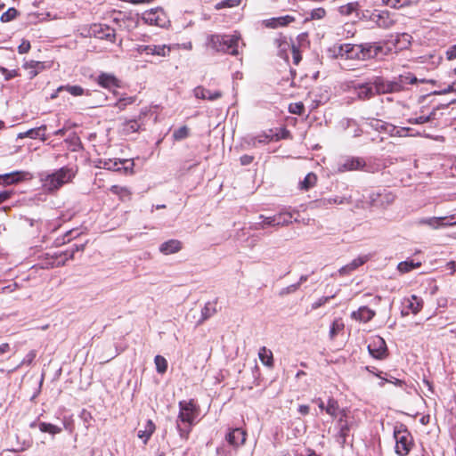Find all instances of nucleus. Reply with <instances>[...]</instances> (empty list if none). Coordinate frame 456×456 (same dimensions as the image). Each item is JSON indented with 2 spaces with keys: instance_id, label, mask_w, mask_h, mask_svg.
<instances>
[{
  "instance_id": "f257e3e1",
  "label": "nucleus",
  "mask_w": 456,
  "mask_h": 456,
  "mask_svg": "<svg viewBox=\"0 0 456 456\" xmlns=\"http://www.w3.org/2000/svg\"><path fill=\"white\" fill-rule=\"evenodd\" d=\"M77 171L65 166L53 172H43L39 174L42 188L45 191L53 193L61 189L64 184L70 183L76 176Z\"/></svg>"
},
{
  "instance_id": "f03ea898",
  "label": "nucleus",
  "mask_w": 456,
  "mask_h": 456,
  "mask_svg": "<svg viewBox=\"0 0 456 456\" xmlns=\"http://www.w3.org/2000/svg\"><path fill=\"white\" fill-rule=\"evenodd\" d=\"M397 83L384 80L382 77H375L365 83H359L354 86V90L358 99L365 101L376 94H387L396 91Z\"/></svg>"
},
{
  "instance_id": "7ed1b4c3",
  "label": "nucleus",
  "mask_w": 456,
  "mask_h": 456,
  "mask_svg": "<svg viewBox=\"0 0 456 456\" xmlns=\"http://www.w3.org/2000/svg\"><path fill=\"white\" fill-rule=\"evenodd\" d=\"M179 415L177 419V429L182 438H187L191 427L194 424L199 415V407L193 400L181 401L179 403Z\"/></svg>"
},
{
  "instance_id": "20e7f679",
  "label": "nucleus",
  "mask_w": 456,
  "mask_h": 456,
  "mask_svg": "<svg viewBox=\"0 0 456 456\" xmlns=\"http://www.w3.org/2000/svg\"><path fill=\"white\" fill-rule=\"evenodd\" d=\"M379 52H381V47L372 43L344 44L339 46L338 54L346 59H370L376 57Z\"/></svg>"
},
{
  "instance_id": "39448f33",
  "label": "nucleus",
  "mask_w": 456,
  "mask_h": 456,
  "mask_svg": "<svg viewBox=\"0 0 456 456\" xmlns=\"http://www.w3.org/2000/svg\"><path fill=\"white\" fill-rule=\"evenodd\" d=\"M240 35H210L208 37V45L216 52H222L232 55H238Z\"/></svg>"
},
{
  "instance_id": "423d86ee",
  "label": "nucleus",
  "mask_w": 456,
  "mask_h": 456,
  "mask_svg": "<svg viewBox=\"0 0 456 456\" xmlns=\"http://www.w3.org/2000/svg\"><path fill=\"white\" fill-rule=\"evenodd\" d=\"M96 167L111 171L123 169L126 172L133 169L134 162L130 159H99Z\"/></svg>"
},
{
  "instance_id": "0eeeda50",
  "label": "nucleus",
  "mask_w": 456,
  "mask_h": 456,
  "mask_svg": "<svg viewBox=\"0 0 456 456\" xmlns=\"http://www.w3.org/2000/svg\"><path fill=\"white\" fill-rule=\"evenodd\" d=\"M370 20L380 28H389L396 23L398 14L395 12H391L387 10L375 11L370 14Z\"/></svg>"
},
{
  "instance_id": "6e6552de",
  "label": "nucleus",
  "mask_w": 456,
  "mask_h": 456,
  "mask_svg": "<svg viewBox=\"0 0 456 456\" xmlns=\"http://www.w3.org/2000/svg\"><path fill=\"white\" fill-rule=\"evenodd\" d=\"M367 347L369 354L375 359L382 360L387 356L386 342L379 336L371 338Z\"/></svg>"
},
{
  "instance_id": "1a4fd4ad",
  "label": "nucleus",
  "mask_w": 456,
  "mask_h": 456,
  "mask_svg": "<svg viewBox=\"0 0 456 456\" xmlns=\"http://www.w3.org/2000/svg\"><path fill=\"white\" fill-rule=\"evenodd\" d=\"M90 36L99 39H105L111 43L116 40L115 29L105 24H93L89 29Z\"/></svg>"
},
{
  "instance_id": "9d476101",
  "label": "nucleus",
  "mask_w": 456,
  "mask_h": 456,
  "mask_svg": "<svg viewBox=\"0 0 456 456\" xmlns=\"http://www.w3.org/2000/svg\"><path fill=\"white\" fill-rule=\"evenodd\" d=\"M142 19L146 24L159 27H164L167 21L166 13L160 8L151 9L144 12L142 15Z\"/></svg>"
},
{
  "instance_id": "9b49d317",
  "label": "nucleus",
  "mask_w": 456,
  "mask_h": 456,
  "mask_svg": "<svg viewBox=\"0 0 456 456\" xmlns=\"http://www.w3.org/2000/svg\"><path fill=\"white\" fill-rule=\"evenodd\" d=\"M369 199L371 207L385 208L394 202L395 195L384 189L382 191L371 193Z\"/></svg>"
},
{
  "instance_id": "f8f14e48",
  "label": "nucleus",
  "mask_w": 456,
  "mask_h": 456,
  "mask_svg": "<svg viewBox=\"0 0 456 456\" xmlns=\"http://www.w3.org/2000/svg\"><path fill=\"white\" fill-rule=\"evenodd\" d=\"M373 256V254H364L360 255L356 258L353 259L349 264L342 266L338 269V273L340 276H347L357 270L360 266L363 265L369 260H370Z\"/></svg>"
},
{
  "instance_id": "ddd939ff",
  "label": "nucleus",
  "mask_w": 456,
  "mask_h": 456,
  "mask_svg": "<svg viewBox=\"0 0 456 456\" xmlns=\"http://www.w3.org/2000/svg\"><path fill=\"white\" fill-rule=\"evenodd\" d=\"M366 166L363 159L358 157H348L338 164V172L362 170Z\"/></svg>"
},
{
  "instance_id": "4468645a",
  "label": "nucleus",
  "mask_w": 456,
  "mask_h": 456,
  "mask_svg": "<svg viewBox=\"0 0 456 456\" xmlns=\"http://www.w3.org/2000/svg\"><path fill=\"white\" fill-rule=\"evenodd\" d=\"M401 315H407L410 313L417 314L422 307V300L416 296L411 298H404L401 302Z\"/></svg>"
},
{
  "instance_id": "2eb2a0df",
  "label": "nucleus",
  "mask_w": 456,
  "mask_h": 456,
  "mask_svg": "<svg viewBox=\"0 0 456 456\" xmlns=\"http://www.w3.org/2000/svg\"><path fill=\"white\" fill-rule=\"evenodd\" d=\"M420 224H426L433 229H437L444 225H452L456 224V217L452 216L450 217H428L422 218L419 221Z\"/></svg>"
},
{
  "instance_id": "dca6fc26",
  "label": "nucleus",
  "mask_w": 456,
  "mask_h": 456,
  "mask_svg": "<svg viewBox=\"0 0 456 456\" xmlns=\"http://www.w3.org/2000/svg\"><path fill=\"white\" fill-rule=\"evenodd\" d=\"M246 436L247 434L243 429L236 428L231 429L227 433L225 439L230 445L236 448L244 444L246 441Z\"/></svg>"
},
{
  "instance_id": "f3484780",
  "label": "nucleus",
  "mask_w": 456,
  "mask_h": 456,
  "mask_svg": "<svg viewBox=\"0 0 456 456\" xmlns=\"http://www.w3.org/2000/svg\"><path fill=\"white\" fill-rule=\"evenodd\" d=\"M98 85L108 90L112 88L120 87V81L113 75L110 73L102 72L96 79Z\"/></svg>"
},
{
  "instance_id": "a211bd4d",
  "label": "nucleus",
  "mask_w": 456,
  "mask_h": 456,
  "mask_svg": "<svg viewBox=\"0 0 456 456\" xmlns=\"http://www.w3.org/2000/svg\"><path fill=\"white\" fill-rule=\"evenodd\" d=\"M401 456H406L415 446L412 436L401 426Z\"/></svg>"
},
{
  "instance_id": "6ab92c4d",
  "label": "nucleus",
  "mask_w": 456,
  "mask_h": 456,
  "mask_svg": "<svg viewBox=\"0 0 456 456\" xmlns=\"http://www.w3.org/2000/svg\"><path fill=\"white\" fill-rule=\"evenodd\" d=\"M193 94L198 99L209 101H215L222 97L220 91L211 92L200 86L194 88Z\"/></svg>"
},
{
  "instance_id": "aec40b11",
  "label": "nucleus",
  "mask_w": 456,
  "mask_h": 456,
  "mask_svg": "<svg viewBox=\"0 0 456 456\" xmlns=\"http://www.w3.org/2000/svg\"><path fill=\"white\" fill-rule=\"evenodd\" d=\"M370 126H373L377 130H382L386 134H388L392 137H395L399 134V128L392 124H388L383 122L379 119H372L370 122Z\"/></svg>"
},
{
  "instance_id": "412c9836",
  "label": "nucleus",
  "mask_w": 456,
  "mask_h": 456,
  "mask_svg": "<svg viewBox=\"0 0 456 456\" xmlns=\"http://www.w3.org/2000/svg\"><path fill=\"white\" fill-rule=\"evenodd\" d=\"M45 130H46V126L42 125L38 127L31 128L26 132L20 133L18 134V138L23 139V138L28 137L31 139H40L41 141L44 142L46 140V136L45 134Z\"/></svg>"
},
{
  "instance_id": "4be33fe9",
  "label": "nucleus",
  "mask_w": 456,
  "mask_h": 456,
  "mask_svg": "<svg viewBox=\"0 0 456 456\" xmlns=\"http://www.w3.org/2000/svg\"><path fill=\"white\" fill-rule=\"evenodd\" d=\"M374 315L375 312L373 310L367 306H361L357 311H354L351 314V318L355 321L367 322L370 321Z\"/></svg>"
},
{
  "instance_id": "5701e85b",
  "label": "nucleus",
  "mask_w": 456,
  "mask_h": 456,
  "mask_svg": "<svg viewBox=\"0 0 456 456\" xmlns=\"http://www.w3.org/2000/svg\"><path fill=\"white\" fill-rule=\"evenodd\" d=\"M182 249V242L178 240H168L159 246V251L164 255L175 254Z\"/></svg>"
},
{
  "instance_id": "b1692460",
  "label": "nucleus",
  "mask_w": 456,
  "mask_h": 456,
  "mask_svg": "<svg viewBox=\"0 0 456 456\" xmlns=\"http://www.w3.org/2000/svg\"><path fill=\"white\" fill-rule=\"evenodd\" d=\"M24 177V173L14 171L8 174L0 175V184L11 185L19 183Z\"/></svg>"
},
{
  "instance_id": "393cba45",
  "label": "nucleus",
  "mask_w": 456,
  "mask_h": 456,
  "mask_svg": "<svg viewBox=\"0 0 456 456\" xmlns=\"http://www.w3.org/2000/svg\"><path fill=\"white\" fill-rule=\"evenodd\" d=\"M295 214H297V211L293 209H285L278 214L274 215L277 218V225L278 226H285L292 223V219L294 218Z\"/></svg>"
},
{
  "instance_id": "a878e982",
  "label": "nucleus",
  "mask_w": 456,
  "mask_h": 456,
  "mask_svg": "<svg viewBox=\"0 0 456 456\" xmlns=\"http://www.w3.org/2000/svg\"><path fill=\"white\" fill-rule=\"evenodd\" d=\"M155 424L152 420L148 419L142 430H139L138 437L142 440L143 444H146L151 438V435L155 431Z\"/></svg>"
},
{
  "instance_id": "bb28decb",
  "label": "nucleus",
  "mask_w": 456,
  "mask_h": 456,
  "mask_svg": "<svg viewBox=\"0 0 456 456\" xmlns=\"http://www.w3.org/2000/svg\"><path fill=\"white\" fill-rule=\"evenodd\" d=\"M258 357L264 365L269 368H272L273 366V352L270 349L266 348L265 346L260 347L258 352Z\"/></svg>"
},
{
  "instance_id": "cd10ccee",
  "label": "nucleus",
  "mask_w": 456,
  "mask_h": 456,
  "mask_svg": "<svg viewBox=\"0 0 456 456\" xmlns=\"http://www.w3.org/2000/svg\"><path fill=\"white\" fill-rule=\"evenodd\" d=\"M339 431L337 435V442L343 447L346 444V439L349 436V426L346 422L343 423L342 419L338 421Z\"/></svg>"
},
{
  "instance_id": "c85d7f7f",
  "label": "nucleus",
  "mask_w": 456,
  "mask_h": 456,
  "mask_svg": "<svg viewBox=\"0 0 456 456\" xmlns=\"http://www.w3.org/2000/svg\"><path fill=\"white\" fill-rule=\"evenodd\" d=\"M216 302H208L201 310V318L198 322V324H201L203 322L212 317L216 313Z\"/></svg>"
},
{
  "instance_id": "c756f323",
  "label": "nucleus",
  "mask_w": 456,
  "mask_h": 456,
  "mask_svg": "<svg viewBox=\"0 0 456 456\" xmlns=\"http://www.w3.org/2000/svg\"><path fill=\"white\" fill-rule=\"evenodd\" d=\"M149 55L166 57L169 55L171 47L167 45H150Z\"/></svg>"
},
{
  "instance_id": "7c9ffc66",
  "label": "nucleus",
  "mask_w": 456,
  "mask_h": 456,
  "mask_svg": "<svg viewBox=\"0 0 456 456\" xmlns=\"http://www.w3.org/2000/svg\"><path fill=\"white\" fill-rule=\"evenodd\" d=\"M279 47H281V52L285 51L286 49L291 48L292 52V57H293V62L295 65H297L301 61V54L299 53V50L294 45H290L287 41H283L279 45Z\"/></svg>"
},
{
  "instance_id": "2f4dec72",
  "label": "nucleus",
  "mask_w": 456,
  "mask_h": 456,
  "mask_svg": "<svg viewBox=\"0 0 456 456\" xmlns=\"http://www.w3.org/2000/svg\"><path fill=\"white\" fill-rule=\"evenodd\" d=\"M110 191L113 193L118 195L120 200H127L131 198V191L127 187L125 186H119V185H112L110 188Z\"/></svg>"
},
{
  "instance_id": "473e14b6",
  "label": "nucleus",
  "mask_w": 456,
  "mask_h": 456,
  "mask_svg": "<svg viewBox=\"0 0 456 456\" xmlns=\"http://www.w3.org/2000/svg\"><path fill=\"white\" fill-rule=\"evenodd\" d=\"M79 232L77 230H69L61 238H57L54 240V244L56 247L62 246L66 243L70 242L74 238H77Z\"/></svg>"
},
{
  "instance_id": "72a5a7b5",
  "label": "nucleus",
  "mask_w": 456,
  "mask_h": 456,
  "mask_svg": "<svg viewBox=\"0 0 456 456\" xmlns=\"http://www.w3.org/2000/svg\"><path fill=\"white\" fill-rule=\"evenodd\" d=\"M259 218L262 219L261 223H256L255 225L256 229H265L267 226H278L277 225V218L276 216H265L263 215L259 216Z\"/></svg>"
},
{
  "instance_id": "f704fd0d",
  "label": "nucleus",
  "mask_w": 456,
  "mask_h": 456,
  "mask_svg": "<svg viewBox=\"0 0 456 456\" xmlns=\"http://www.w3.org/2000/svg\"><path fill=\"white\" fill-rule=\"evenodd\" d=\"M67 91L73 96H80L85 94V89L80 86H61L57 88V92Z\"/></svg>"
},
{
  "instance_id": "c9c22d12",
  "label": "nucleus",
  "mask_w": 456,
  "mask_h": 456,
  "mask_svg": "<svg viewBox=\"0 0 456 456\" xmlns=\"http://www.w3.org/2000/svg\"><path fill=\"white\" fill-rule=\"evenodd\" d=\"M344 328H345V325L341 319L334 320L330 328V332H329L330 338L334 339L335 337L344 330Z\"/></svg>"
},
{
  "instance_id": "e433bc0d",
  "label": "nucleus",
  "mask_w": 456,
  "mask_h": 456,
  "mask_svg": "<svg viewBox=\"0 0 456 456\" xmlns=\"http://www.w3.org/2000/svg\"><path fill=\"white\" fill-rule=\"evenodd\" d=\"M38 428L41 432L52 435H56L61 432V428L46 422H40Z\"/></svg>"
},
{
  "instance_id": "4c0bfd02",
  "label": "nucleus",
  "mask_w": 456,
  "mask_h": 456,
  "mask_svg": "<svg viewBox=\"0 0 456 456\" xmlns=\"http://www.w3.org/2000/svg\"><path fill=\"white\" fill-rule=\"evenodd\" d=\"M339 411L338 403L334 398H330L325 407V411L331 416L336 418Z\"/></svg>"
},
{
  "instance_id": "58836bf2",
  "label": "nucleus",
  "mask_w": 456,
  "mask_h": 456,
  "mask_svg": "<svg viewBox=\"0 0 456 456\" xmlns=\"http://www.w3.org/2000/svg\"><path fill=\"white\" fill-rule=\"evenodd\" d=\"M317 181V176L314 173H309L305 175L304 180L300 183V189L307 191L312 188Z\"/></svg>"
},
{
  "instance_id": "ea45409f",
  "label": "nucleus",
  "mask_w": 456,
  "mask_h": 456,
  "mask_svg": "<svg viewBox=\"0 0 456 456\" xmlns=\"http://www.w3.org/2000/svg\"><path fill=\"white\" fill-rule=\"evenodd\" d=\"M134 96L120 97L114 104L119 110H124L126 106L133 104L135 102Z\"/></svg>"
},
{
  "instance_id": "a19ab883",
  "label": "nucleus",
  "mask_w": 456,
  "mask_h": 456,
  "mask_svg": "<svg viewBox=\"0 0 456 456\" xmlns=\"http://www.w3.org/2000/svg\"><path fill=\"white\" fill-rule=\"evenodd\" d=\"M420 265H421L420 261H415L413 259H407L405 261L401 262V273L410 272L414 268L419 267Z\"/></svg>"
},
{
  "instance_id": "79ce46f5",
  "label": "nucleus",
  "mask_w": 456,
  "mask_h": 456,
  "mask_svg": "<svg viewBox=\"0 0 456 456\" xmlns=\"http://www.w3.org/2000/svg\"><path fill=\"white\" fill-rule=\"evenodd\" d=\"M418 82L424 83V82H426V80L425 79L419 80L414 75H412L411 73H407L406 75L401 74V80H400L401 90L403 89V85H409V84L412 85V84H416Z\"/></svg>"
},
{
  "instance_id": "37998d69",
  "label": "nucleus",
  "mask_w": 456,
  "mask_h": 456,
  "mask_svg": "<svg viewBox=\"0 0 456 456\" xmlns=\"http://www.w3.org/2000/svg\"><path fill=\"white\" fill-rule=\"evenodd\" d=\"M141 127V125L136 119H131L124 123L123 131L126 134H132L137 132Z\"/></svg>"
},
{
  "instance_id": "c03bdc74",
  "label": "nucleus",
  "mask_w": 456,
  "mask_h": 456,
  "mask_svg": "<svg viewBox=\"0 0 456 456\" xmlns=\"http://www.w3.org/2000/svg\"><path fill=\"white\" fill-rule=\"evenodd\" d=\"M358 6L359 4L357 2L348 3L346 4L341 5L338 8V12L340 14L347 16L356 11Z\"/></svg>"
},
{
  "instance_id": "a18cd8bd",
  "label": "nucleus",
  "mask_w": 456,
  "mask_h": 456,
  "mask_svg": "<svg viewBox=\"0 0 456 456\" xmlns=\"http://www.w3.org/2000/svg\"><path fill=\"white\" fill-rule=\"evenodd\" d=\"M18 15L19 12L14 7H11L1 15L0 20L4 23L9 22L16 19Z\"/></svg>"
},
{
  "instance_id": "49530a36",
  "label": "nucleus",
  "mask_w": 456,
  "mask_h": 456,
  "mask_svg": "<svg viewBox=\"0 0 456 456\" xmlns=\"http://www.w3.org/2000/svg\"><path fill=\"white\" fill-rule=\"evenodd\" d=\"M154 362L156 365V370L159 373L163 374L167 370V362L161 355H156L154 359Z\"/></svg>"
},
{
  "instance_id": "de8ad7c7",
  "label": "nucleus",
  "mask_w": 456,
  "mask_h": 456,
  "mask_svg": "<svg viewBox=\"0 0 456 456\" xmlns=\"http://www.w3.org/2000/svg\"><path fill=\"white\" fill-rule=\"evenodd\" d=\"M326 16V10L322 7L313 9L305 20H322Z\"/></svg>"
},
{
  "instance_id": "09e8293b",
  "label": "nucleus",
  "mask_w": 456,
  "mask_h": 456,
  "mask_svg": "<svg viewBox=\"0 0 456 456\" xmlns=\"http://www.w3.org/2000/svg\"><path fill=\"white\" fill-rule=\"evenodd\" d=\"M350 203V200L346 197H334L329 199H323L321 200L322 206H327L329 204H348Z\"/></svg>"
},
{
  "instance_id": "8fccbe9b",
  "label": "nucleus",
  "mask_w": 456,
  "mask_h": 456,
  "mask_svg": "<svg viewBox=\"0 0 456 456\" xmlns=\"http://www.w3.org/2000/svg\"><path fill=\"white\" fill-rule=\"evenodd\" d=\"M189 128L186 126H183L173 133V139L175 141H182L189 136Z\"/></svg>"
},
{
  "instance_id": "3c124183",
  "label": "nucleus",
  "mask_w": 456,
  "mask_h": 456,
  "mask_svg": "<svg viewBox=\"0 0 456 456\" xmlns=\"http://www.w3.org/2000/svg\"><path fill=\"white\" fill-rule=\"evenodd\" d=\"M240 4V0H224L216 4V9L220 10L223 8H231L238 6Z\"/></svg>"
},
{
  "instance_id": "603ef678",
  "label": "nucleus",
  "mask_w": 456,
  "mask_h": 456,
  "mask_svg": "<svg viewBox=\"0 0 456 456\" xmlns=\"http://www.w3.org/2000/svg\"><path fill=\"white\" fill-rule=\"evenodd\" d=\"M37 357V351L36 350H30L26 355L25 357L23 358V360L21 361L20 364L19 365L20 366H22V365H27V366H29L32 364V362H34L35 358Z\"/></svg>"
},
{
  "instance_id": "864d4df0",
  "label": "nucleus",
  "mask_w": 456,
  "mask_h": 456,
  "mask_svg": "<svg viewBox=\"0 0 456 456\" xmlns=\"http://www.w3.org/2000/svg\"><path fill=\"white\" fill-rule=\"evenodd\" d=\"M0 73L4 77L6 81L18 76L16 69H8L4 67L0 66Z\"/></svg>"
},
{
  "instance_id": "5fc2aeb1",
  "label": "nucleus",
  "mask_w": 456,
  "mask_h": 456,
  "mask_svg": "<svg viewBox=\"0 0 456 456\" xmlns=\"http://www.w3.org/2000/svg\"><path fill=\"white\" fill-rule=\"evenodd\" d=\"M86 244H74L70 248L64 251V254H69V258L73 259L74 255L77 251H84Z\"/></svg>"
},
{
  "instance_id": "6e6d98bb",
  "label": "nucleus",
  "mask_w": 456,
  "mask_h": 456,
  "mask_svg": "<svg viewBox=\"0 0 456 456\" xmlns=\"http://www.w3.org/2000/svg\"><path fill=\"white\" fill-rule=\"evenodd\" d=\"M298 289V284H291V285H289L285 288H282L280 292H279V296L281 297H284V296H287L289 294H293L295 293L297 290Z\"/></svg>"
},
{
  "instance_id": "4d7b16f0",
  "label": "nucleus",
  "mask_w": 456,
  "mask_h": 456,
  "mask_svg": "<svg viewBox=\"0 0 456 456\" xmlns=\"http://www.w3.org/2000/svg\"><path fill=\"white\" fill-rule=\"evenodd\" d=\"M305 110L304 104L302 102L292 103L289 107V110L292 114L301 115Z\"/></svg>"
},
{
  "instance_id": "13d9d810",
  "label": "nucleus",
  "mask_w": 456,
  "mask_h": 456,
  "mask_svg": "<svg viewBox=\"0 0 456 456\" xmlns=\"http://www.w3.org/2000/svg\"><path fill=\"white\" fill-rule=\"evenodd\" d=\"M412 37L408 33H401V50L407 49L411 43Z\"/></svg>"
},
{
  "instance_id": "bf43d9fd",
  "label": "nucleus",
  "mask_w": 456,
  "mask_h": 456,
  "mask_svg": "<svg viewBox=\"0 0 456 456\" xmlns=\"http://www.w3.org/2000/svg\"><path fill=\"white\" fill-rule=\"evenodd\" d=\"M279 27H284L289 25V23L295 21V18L291 15H285L281 17H276Z\"/></svg>"
},
{
  "instance_id": "052dcab7",
  "label": "nucleus",
  "mask_w": 456,
  "mask_h": 456,
  "mask_svg": "<svg viewBox=\"0 0 456 456\" xmlns=\"http://www.w3.org/2000/svg\"><path fill=\"white\" fill-rule=\"evenodd\" d=\"M434 115H435V112H432L428 116H419L414 119H409V122L414 123V124H424V123L433 119Z\"/></svg>"
},
{
  "instance_id": "680f3d73",
  "label": "nucleus",
  "mask_w": 456,
  "mask_h": 456,
  "mask_svg": "<svg viewBox=\"0 0 456 456\" xmlns=\"http://www.w3.org/2000/svg\"><path fill=\"white\" fill-rule=\"evenodd\" d=\"M55 258L58 260L55 265L56 266L64 265L66 261L69 259V254H64V251L60 254H56Z\"/></svg>"
},
{
  "instance_id": "e2e57ef3",
  "label": "nucleus",
  "mask_w": 456,
  "mask_h": 456,
  "mask_svg": "<svg viewBox=\"0 0 456 456\" xmlns=\"http://www.w3.org/2000/svg\"><path fill=\"white\" fill-rule=\"evenodd\" d=\"M330 299V297H322L319 298L317 301H315L314 303L312 304V309L315 310V309L321 307L322 305L328 303Z\"/></svg>"
},
{
  "instance_id": "0e129e2a",
  "label": "nucleus",
  "mask_w": 456,
  "mask_h": 456,
  "mask_svg": "<svg viewBox=\"0 0 456 456\" xmlns=\"http://www.w3.org/2000/svg\"><path fill=\"white\" fill-rule=\"evenodd\" d=\"M278 21L279 20H276V17H274V18L265 20L263 21V23L266 28H279Z\"/></svg>"
},
{
  "instance_id": "69168bd1",
  "label": "nucleus",
  "mask_w": 456,
  "mask_h": 456,
  "mask_svg": "<svg viewBox=\"0 0 456 456\" xmlns=\"http://www.w3.org/2000/svg\"><path fill=\"white\" fill-rule=\"evenodd\" d=\"M30 49V43L28 41H23L18 47V52L20 53H26Z\"/></svg>"
},
{
  "instance_id": "338daca9",
  "label": "nucleus",
  "mask_w": 456,
  "mask_h": 456,
  "mask_svg": "<svg viewBox=\"0 0 456 456\" xmlns=\"http://www.w3.org/2000/svg\"><path fill=\"white\" fill-rule=\"evenodd\" d=\"M446 56L448 60H453L456 58V45L448 48L446 51Z\"/></svg>"
},
{
  "instance_id": "774afa93",
  "label": "nucleus",
  "mask_w": 456,
  "mask_h": 456,
  "mask_svg": "<svg viewBox=\"0 0 456 456\" xmlns=\"http://www.w3.org/2000/svg\"><path fill=\"white\" fill-rule=\"evenodd\" d=\"M151 50L150 48V45H138L136 48H135V51L142 54V53H146L149 55V51Z\"/></svg>"
}]
</instances>
